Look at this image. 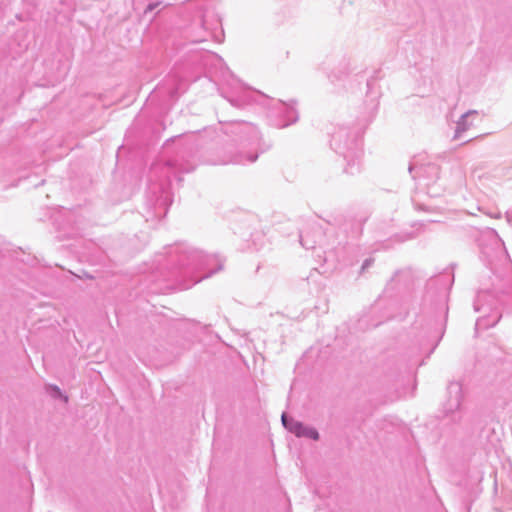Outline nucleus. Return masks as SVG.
<instances>
[{
    "instance_id": "obj_2",
    "label": "nucleus",
    "mask_w": 512,
    "mask_h": 512,
    "mask_svg": "<svg viewBox=\"0 0 512 512\" xmlns=\"http://www.w3.org/2000/svg\"><path fill=\"white\" fill-rule=\"evenodd\" d=\"M282 422H283L284 425H286V416H285V414L282 415Z\"/></svg>"
},
{
    "instance_id": "obj_1",
    "label": "nucleus",
    "mask_w": 512,
    "mask_h": 512,
    "mask_svg": "<svg viewBox=\"0 0 512 512\" xmlns=\"http://www.w3.org/2000/svg\"><path fill=\"white\" fill-rule=\"evenodd\" d=\"M296 434L297 435H307L313 439H318V432L313 430V429H305L303 428L302 426L299 425V429H297L296 431Z\"/></svg>"
}]
</instances>
